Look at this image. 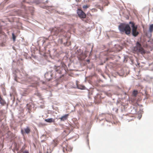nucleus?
I'll list each match as a JSON object with an SVG mask.
<instances>
[{
	"label": "nucleus",
	"instance_id": "6",
	"mask_svg": "<svg viewBox=\"0 0 153 153\" xmlns=\"http://www.w3.org/2000/svg\"><path fill=\"white\" fill-rule=\"evenodd\" d=\"M45 76L46 79L49 81L53 78V75L52 71H49L45 74Z\"/></svg>",
	"mask_w": 153,
	"mask_h": 153
},
{
	"label": "nucleus",
	"instance_id": "1",
	"mask_svg": "<svg viewBox=\"0 0 153 153\" xmlns=\"http://www.w3.org/2000/svg\"><path fill=\"white\" fill-rule=\"evenodd\" d=\"M119 29L121 33L128 35L130 34L131 29L128 24L122 23L119 26Z\"/></svg>",
	"mask_w": 153,
	"mask_h": 153
},
{
	"label": "nucleus",
	"instance_id": "9",
	"mask_svg": "<svg viewBox=\"0 0 153 153\" xmlns=\"http://www.w3.org/2000/svg\"><path fill=\"white\" fill-rule=\"evenodd\" d=\"M86 57V56L85 55L83 54V53H82L81 55H79L78 56L79 59L80 60H82L84 59Z\"/></svg>",
	"mask_w": 153,
	"mask_h": 153
},
{
	"label": "nucleus",
	"instance_id": "5",
	"mask_svg": "<svg viewBox=\"0 0 153 153\" xmlns=\"http://www.w3.org/2000/svg\"><path fill=\"white\" fill-rule=\"evenodd\" d=\"M54 69L56 71L60 74H61L62 73L63 69L65 70V73L67 72V70L66 66L65 65L64 66L63 65V67L55 66Z\"/></svg>",
	"mask_w": 153,
	"mask_h": 153
},
{
	"label": "nucleus",
	"instance_id": "19",
	"mask_svg": "<svg viewBox=\"0 0 153 153\" xmlns=\"http://www.w3.org/2000/svg\"><path fill=\"white\" fill-rule=\"evenodd\" d=\"M92 10V11H97V10H96V9H92V10Z\"/></svg>",
	"mask_w": 153,
	"mask_h": 153
},
{
	"label": "nucleus",
	"instance_id": "15",
	"mask_svg": "<svg viewBox=\"0 0 153 153\" xmlns=\"http://www.w3.org/2000/svg\"><path fill=\"white\" fill-rule=\"evenodd\" d=\"M137 94V91L136 90H134L132 93V95L135 97H136Z\"/></svg>",
	"mask_w": 153,
	"mask_h": 153
},
{
	"label": "nucleus",
	"instance_id": "12",
	"mask_svg": "<svg viewBox=\"0 0 153 153\" xmlns=\"http://www.w3.org/2000/svg\"><path fill=\"white\" fill-rule=\"evenodd\" d=\"M149 31L151 33L153 32V24L150 25L149 27Z\"/></svg>",
	"mask_w": 153,
	"mask_h": 153
},
{
	"label": "nucleus",
	"instance_id": "16",
	"mask_svg": "<svg viewBox=\"0 0 153 153\" xmlns=\"http://www.w3.org/2000/svg\"><path fill=\"white\" fill-rule=\"evenodd\" d=\"M90 7L89 5H84L83 6V8L84 9H85L88 8Z\"/></svg>",
	"mask_w": 153,
	"mask_h": 153
},
{
	"label": "nucleus",
	"instance_id": "17",
	"mask_svg": "<svg viewBox=\"0 0 153 153\" xmlns=\"http://www.w3.org/2000/svg\"><path fill=\"white\" fill-rule=\"evenodd\" d=\"M12 38H13V40L14 41H15L16 40V37L15 36V35L13 33H12Z\"/></svg>",
	"mask_w": 153,
	"mask_h": 153
},
{
	"label": "nucleus",
	"instance_id": "7",
	"mask_svg": "<svg viewBox=\"0 0 153 153\" xmlns=\"http://www.w3.org/2000/svg\"><path fill=\"white\" fill-rule=\"evenodd\" d=\"M77 12L80 18L84 19L86 17L85 14L81 10L78 9L77 10Z\"/></svg>",
	"mask_w": 153,
	"mask_h": 153
},
{
	"label": "nucleus",
	"instance_id": "3",
	"mask_svg": "<svg viewBox=\"0 0 153 153\" xmlns=\"http://www.w3.org/2000/svg\"><path fill=\"white\" fill-rule=\"evenodd\" d=\"M133 50L136 53H140L142 54H144L146 53L145 50L142 47L141 45L138 42H137L136 45L134 48Z\"/></svg>",
	"mask_w": 153,
	"mask_h": 153
},
{
	"label": "nucleus",
	"instance_id": "4",
	"mask_svg": "<svg viewBox=\"0 0 153 153\" xmlns=\"http://www.w3.org/2000/svg\"><path fill=\"white\" fill-rule=\"evenodd\" d=\"M129 23L131 24L132 35L134 37L137 36L139 33V32L137 30V25H135V24L134 22H129Z\"/></svg>",
	"mask_w": 153,
	"mask_h": 153
},
{
	"label": "nucleus",
	"instance_id": "20",
	"mask_svg": "<svg viewBox=\"0 0 153 153\" xmlns=\"http://www.w3.org/2000/svg\"><path fill=\"white\" fill-rule=\"evenodd\" d=\"M65 148V147H63V151H64V149Z\"/></svg>",
	"mask_w": 153,
	"mask_h": 153
},
{
	"label": "nucleus",
	"instance_id": "21",
	"mask_svg": "<svg viewBox=\"0 0 153 153\" xmlns=\"http://www.w3.org/2000/svg\"><path fill=\"white\" fill-rule=\"evenodd\" d=\"M66 150H67V147L66 148Z\"/></svg>",
	"mask_w": 153,
	"mask_h": 153
},
{
	"label": "nucleus",
	"instance_id": "2",
	"mask_svg": "<svg viewBox=\"0 0 153 153\" xmlns=\"http://www.w3.org/2000/svg\"><path fill=\"white\" fill-rule=\"evenodd\" d=\"M51 31L52 33L54 35L57 36L59 33L60 35H62L65 38L67 37V33L59 27L53 28L52 29Z\"/></svg>",
	"mask_w": 153,
	"mask_h": 153
},
{
	"label": "nucleus",
	"instance_id": "11",
	"mask_svg": "<svg viewBox=\"0 0 153 153\" xmlns=\"http://www.w3.org/2000/svg\"><path fill=\"white\" fill-rule=\"evenodd\" d=\"M46 122L48 123H52L54 122V120L52 118H49L45 120Z\"/></svg>",
	"mask_w": 153,
	"mask_h": 153
},
{
	"label": "nucleus",
	"instance_id": "14",
	"mask_svg": "<svg viewBox=\"0 0 153 153\" xmlns=\"http://www.w3.org/2000/svg\"><path fill=\"white\" fill-rule=\"evenodd\" d=\"M77 87L79 89H85V88L84 86L81 85H78Z\"/></svg>",
	"mask_w": 153,
	"mask_h": 153
},
{
	"label": "nucleus",
	"instance_id": "10",
	"mask_svg": "<svg viewBox=\"0 0 153 153\" xmlns=\"http://www.w3.org/2000/svg\"><path fill=\"white\" fill-rule=\"evenodd\" d=\"M59 142L56 139H55L53 140L52 144L54 147L56 146L58 144Z\"/></svg>",
	"mask_w": 153,
	"mask_h": 153
},
{
	"label": "nucleus",
	"instance_id": "18",
	"mask_svg": "<svg viewBox=\"0 0 153 153\" xmlns=\"http://www.w3.org/2000/svg\"><path fill=\"white\" fill-rule=\"evenodd\" d=\"M23 153H29L28 151H25L23 152Z\"/></svg>",
	"mask_w": 153,
	"mask_h": 153
},
{
	"label": "nucleus",
	"instance_id": "13",
	"mask_svg": "<svg viewBox=\"0 0 153 153\" xmlns=\"http://www.w3.org/2000/svg\"><path fill=\"white\" fill-rule=\"evenodd\" d=\"M24 130L25 133L27 134L29 133L30 131V129L28 127H27L26 128H25Z\"/></svg>",
	"mask_w": 153,
	"mask_h": 153
},
{
	"label": "nucleus",
	"instance_id": "8",
	"mask_svg": "<svg viewBox=\"0 0 153 153\" xmlns=\"http://www.w3.org/2000/svg\"><path fill=\"white\" fill-rule=\"evenodd\" d=\"M68 116L69 114H65L61 117L59 118V119L61 121H64L67 119Z\"/></svg>",
	"mask_w": 153,
	"mask_h": 153
}]
</instances>
